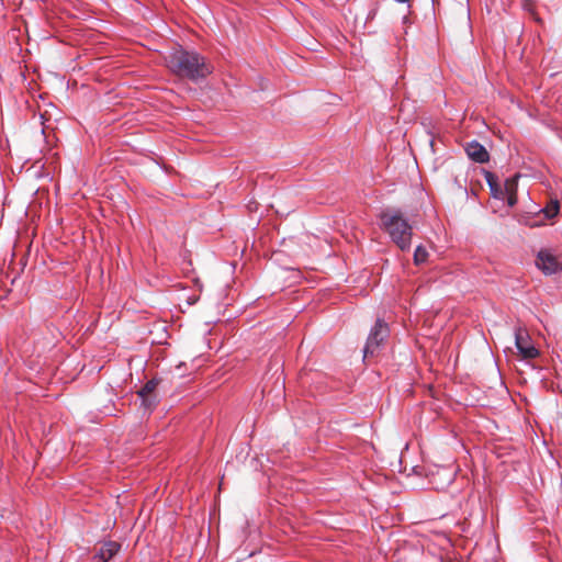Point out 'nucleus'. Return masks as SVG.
I'll list each match as a JSON object with an SVG mask.
<instances>
[{
    "label": "nucleus",
    "mask_w": 562,
    "mask_h": 562,
    "mask_svg": "<svg viewBox=\"0 0 562 562\" xmlns=\"http://www.w3.org/2000/svg\"><path fill=\"white\" fill-rule=\"evenodd\" d=\"M120 548L121 546L117 542L108 541L102 544L93 559L95 562H108L119 552Z\"/></svg>",
    "instance_id": "8"
},
{
    "label": "nucleus",
    "mask_w": 562,
    "mask_h": 562,
    "mask_svg": "<svg viewBox=\"0 0 562 562\" xmlns=\"http://www.w3.org/2000/svg\"><path fill=\"white\" fill-rule=\"evenodd\" d=\"M516 188L515 179H507L505 181L504 199L507 200L509 206H514L517 203Z\"/></svg>",
    "instance_id": "10"
},
{
    "label": "nucleus",
    "mask_w": 562,
    "mask_h": 562,
    "mask_svg": "<svg viewBox=\"0 0 562 562\" xmlns=\"http://www.w3.org/2000/svg\"><path fill=\"white\" fill-rule=\"evenodd\" d=\"M543 212H544V214H546V216L548 218L554 217L558 214V212H559V204H558V202H554L552 205L546 207L543 210Z\"/></svg>",
    "instance_id": "13"
},
{
    "label": "nucleus",
    "mask_w": 562,
    "mask_h": 562,
    "mask_svg": "<svg viewBox=\"0 0 562 562\" xmlns=\"http://www.w3.org/2000/svg\"><path fill=\"white\" fill-rule=\"evenodd\" d=\"M167 68L175 75L199 81L207 77L213 67L195 50L175 47L165 55Z\"/></svg>",
    "instance_id": "1"
},
{
    "label": "nucleus",
    "mask_w": 562,
    "mask_h": 562,
    "mask_svg": "<svg viewBox=\"0 0 562 562\" xmlns=\"http://www.w3.org/2000/svg\"><path fill=\"white\" fill-rule=\"evenodd\" d=\"M427 258H428L427 249L422 245L417 246L414 251V262L416 265H422L427 261Z\"/></svg>",
    "instance_id": "12"
},
{
    "label": "nucleus",
    "mask_w": 562,
    "mask_h": 562,
    "mask_svg": "<svg viewBox=\"0 0 562 562\" xmlns=\"http://www.w3.org/2000/svg\"><path fill=\"white\" fill-rule=\"evenodd\" d=\"M464 149L469 158L475 162L484 164L490 159L486 148L476 140L468 143Z\"/></svg>",
    "instance_id": "7"
},
{
    "label": "nucleus",
    "mask_w": 562,
    "mask_h": 562,
    "mask_svg": "<svg viewBox=\"0 0 562 562\" xmlns=\"http://www.w3.org/2000/svg\"><path fill=\"white\" fill-rule=\"evenodd\" d=\"M380 220L382 228L402 250L411 248L413 227L398 211L383 212Z\"/></svg>",
    "instance_id": "2"
},
{
    "label": "nucleus",
    "mask_w": 562,
    "mask_h": 562,
    "mask_svg": "<svg viewBox=\"0 0 562 562\" xmlns=\"http://www.w3.org/2000/svg\"><path fill=\"white\" fill-rule=\"evenodd\" d=\"M515 345L524 359H533L539 355L528 331L520 327L515 330Z\"/></svg>",
    "instance_id": "4"
},
{
    "label": "nucleus",
    "mask_w": 562,
    "mask_h": 562,
    "mask_svg": "<svg viewBox=\"0 0 562 562\" xmlns=\"http://www.w3.org/2000/svg\"><path fill=\"white\" fill-rule=\"evenodd\" d=\"M536 265L544 274L557 273L562 268V261L549 250L539 251Z\"/></svg>",
    "instance_id": "5"
},
{
    "label": "nucleus",
    "mask_w": 562,
    "mask_h": 562,
    "mask_svg": "<svg viewBox=\"0 0 562 562\" xmlns=\"http://www.w3.org/2000/svg\"><path fill=\"white\" fill-rule=\"evenodd\" d=\"M157 385L158 382L155 379L149 380L137 393L145 411H151L156 406L157 396L155 395V390Z\"/></svg>",
    "instance_id": "6"
},
{
    "label": "nucleus",
    "mask_w": 562,
    "mask_h": 562,
    "mask_svg": "<svg viewBox=\"0 0 562 562\" xmlns=\"http://www.w3.org/2000/svg\"><path fill=\"white\" fill-rule=\"evenodd\" d=\"M390 329L386 323L378 318L374 326L371 328L363 352L364 358L373 356L382 345V342L389 337Z\"/></svg>",
    "instance_id": "3"
},
{
    "label": "nucleus",
    "mask_w": 562,
    "mask_h": 562,
    "mask_svg": "<svg viewBox=\"0 0 562 562\" xmlns=\"http://www.w3.org/2000/svg\"><path fill=\"white\" fill-rule=\"evenodd\" d=\"M452 482V473L446 469H438L437 472L432 475L431 483L434 488L443 490Z\"/></svg>",
    "instance_id": "9"
},
{
    "label": "nucleus",
    "mask_w": 562,
    "mask_h": 562,
    "mask_svg": "<svg viewBox=\"0 0 562 562\" xmlns=\"http://www.w3.org/2000/svg\"><path fill=\"white\" fill-rule=\"evenodd\" d=\"M486 181L493 198L504 200L505 186H498L496 178L492 172H486Z\"/></svg>",
    "instance_id": "11"
}]
</instances>
